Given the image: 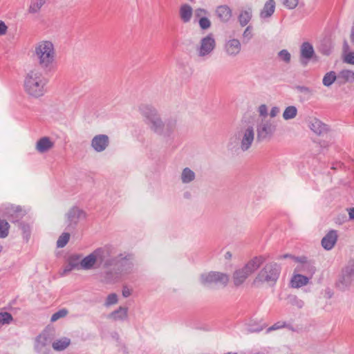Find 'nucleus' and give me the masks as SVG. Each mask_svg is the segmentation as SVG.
<instances>
[{"mask_svg": "<svg viewBox=\"0 0 354 354\" xmlns=\"http://www.w3.org/2000/svg\"><path fill=\"white\" fill-rule=\"evenodd\" d=\"M353 281L354 278L343 270L342 274L337 283V286L340 290L345 291L351 286Z\"/></svg>", "mask_w": 354, "mask_h": 354, "instance_id": "b1692460", "label": "nucleus"}, {"mask_svg": "<svg viewBox=\"0 0 354 354\" xmlns=\"http://www.w3.org/2000/svg\"><path fill=\"white\" fill-rule=\"evenodd\" d=\"M287 258H290V259H293L295 261H299V257H294L289 254H286L280 256L279 259H287Z\"/></svg>", "mask_w": 354, "mask_h": 354, "instance_id": "5fc2aeb1", "label": "nucleus"}, {"mask_svg": "<svg viewBox=\"0 0 354 354\" xmlns=\"http://www.w3.org/2000/svg\"><path fill=\"white\" fill-rule=\"evenodd\" d=\"M279 274L280 268L276 263H267L259 272L253 283L257 286L264 283L272 286L277 281Z\"/></svg>", "mask_w": 354, "mask_h": 354, "instance_id": "6e6552de", "label": "nucleus"}, {"mask_svg": "<svg viewBox=\"0 0 354 354\" xmlns=\"http://www.w3.org/2000/svg\"><path fill=\"white\" fill-rule=\"evenodd\" d=\"M308 127L313 133L318 136H323L330 131V128L327 124L316 118L309 119Z\"/></svg>", "mask_w": 354, "mask_h": 354, "instance_id": "2eb2a0df", "label": "nucleus"}, {"mask_svg": "<svg viewBox=\"0 0 354 354\" xmlns=\"http://www.w3.org/2000/svg\"><path fill=\"white\" fill-rule=\"evenodd\" d=\"M183 196L185 198H189L191 197V194L189 192H185L183 194Z\"/></svg>", "mask_w": 354, "mask_h": 354, "instance_id": "680f3d73", "label": "nucleus"}, {"mask_svg": "<svg viewBox=\"0 0 354 354\" xmlns=\"http://www.w3.org/2000/svg\"><path fill=\"white\" fill-rule=\"evenodd\" d=\"M261 330H262V328H259V329L255 330L254 331H261Z\"/></svg>", "mask_w": 354, "mask_h": 354, "instance_id": "69168bd1", "label": "nucleus"}, {"mask_svg": "<svg viewBox=\"0 0 354 354\" xmlns=\"http://www.w3.org/2000/svg\"><path fill=\"white\" fill-rule=\"evenodd\" d=\"M311 277L304 276L298 272H295L290 280L291 287L295 288H299L307 285Z\"/></svg>", "mask_w": 354, "mask_h": 354, "instance_id": "aec40b11", "label": "nucleus"}, {"mask_svg": "<svg viewBox=\"0 0 354 354\" xmlns=\"http://www.w3.org/2000/svg\"><path fill=\"white\" fill-rule=\"evenodd\" d=\"M276 3L274 0L267 1L259 13L261 19H266L270 18L275 11Z\"/></svg>", "mask_w": 354, "mask_h": 354, "instance_id": "4be33fe9", "label": "nucleus"}, {"mask_svg": "<svg viewBox=\"0 0 354 354\" xmlns=\"http://www.w3.org/2000/svg\"><path fill=\"white\" fill-rule=\"evenodd\" d=\"M86 214L84 211L77 207H71L66 214V223L68 228H75L79 221L84 219Z\"/></svg>", "mask_w": 354, "mask_h": 354, "instance_id": "f8f14e48", "label": "nucleus"}, {"mask_svg": "<svg viewBox=\"0 0 354 354\" xmlns=\"http://www.w3.org/2000/svg\"><path fill=\"white\" fill-rule=\"evenodd\" d=\"M70 239V234L68 232H64L62 235L58 238L57 241V248H64L67 243L68 242Z\"/></svg>", "mask_w": 354, "mask_h": 354, "instance_id": "e433bc0d", "label": "nucleus"}, {"mask_svg": "<svg viewBox=\"0 0 354 354\" xmlns=\"http://www.w3.org/2000/svg\"><path fill=\"white\" fill-rule=\"evenodd\" d=\"M242 46L238 39L232 38L225 41L223 49L227 56L230 57H237L241 51Z\"/></svg>", "mask_w": 354, "mask_h": 354, "instance_id": "ddd939ff", "label": "nucleus"}, {"mask_svg": "<svg viewBox=\"0 0 354 354\" xmlns=\"http://www.w3.org/2000/svg\"><path fill=\"white\" fill-rule=\"evenodd\" d=\"M337 231L330 230L322 239V247L326 250H330L337 243Z\"/></svg>", "mask_w": 354, "mask_h": 354, "instance_id": "dca6fc26", "label": "nucleus"}, {"mask_svg": "<svg viewBox=\"0 0 354 354\" xmlns=\"http://www.w3.org/2000/svg\"><path fill=\"white\" fill-rule=\"evenodd\" d=\"M282 3L285 7L288 9H294L295 8L299 3L298 0H282Z\"/></svg>", "mask_w": 354, "mask_h": 354, "instance_id": "37998d69", "label": "nucleus"}, {"mask_svg": "<svg viewBox=\"0 0 354 354\" xmlns=\"http://www.w3.org/2000/svg\"><path fill=\"white\" fill-rule=\"evenodd\" d=\"M232 253L230 252L227 251V252H225L224 257L225 259L230 260L232 258Z\"/></svg>", "mask_w": 354, "mask_h": 354, "instance_id": "bf43d9fd", "label": "nucleus"}, {"mask_svg": "<svg viewBox=\"0 0 354 354\" xmlns=\"http://www.w3.org/2000/svg\"><path fill=\"white\" fill-rule=\"evenodd\" d=\"M165 133L162 136H169L176 128V120L173 119L168 120L165 122Z\"/></svg>", "mask_w": 354, "mask_h": 354, "instance_id": "f704fd0d", "label": "nucleus"}, {"mask_svg": "<svg viewBox=\"0 0 354 354\" xmlns=\"http://www.w3.org/2000/svg\"><path fill=\"white\" fill-rule=\"evenodd\" d=\"M297 89L299 92L304 93V94H310L311 93V90L308 87H306L304 86H298L297 87Z\"/></svg>", "mask_w": 354, "mask_h": 354, "instance_id": "8fccbe9b", "label": "nucleus"}, {"mask_svg": "<svg viewBox=\"0 0 354 354\" xmlns=\"http://www.w3.org/2000/svg\"><path fill=\"white\" fill-rule=\"evenodd\" d=\"M109 145V138L105 134L95 136L91 142V147L97 153L104 151Z\"/></svg>", "mask_w": 354, "mask_h": 354, "instance_id": "4468645a", "label": "nucleus"}, {"mask_svg": "<svg viewBox=\"0 0 354 354\" xmlns=\"http://www.w3.org/2000/svg\"><path fill=\"white\" fill-rule=\"evenodd\" d=\"M229 280L228 274L216 271L204 272L199 277L201 283L205 286H218L225 287Z\"/></svg>", "mask_w": 354, "mask_h": 354, "instance_id": "9d476101", "label": "nucleus"}, {"mask_svg": "<svg viewBox=\"0 0 354 354\" xmlns=\"http://www.w3.org/2000/svg\"><path fill=\"white\" fill-rule=\"evenodd\" d=\"M10 224L5 219L0 218V238L5 239L8 236Z\"/></svg>", "mask_w": 354, "mask_h": 354, "instance_id": "72a5a7b5", "label": "nucleus"}, {"mask_svg": "<svg viewBox=\"0 0 354 354\" xmlns=\"http://www.w3.org/2000/svg\"><path fill=\"white\" fill-rule=\"evenodd\" d=\"M290 326L287 324L285 322L279 321L276 322L274 324H273L272 326L268 328V331H272L278 329H281L286 327H289Z\"/></svg>", "mask_w": 354, "mask_h": 354, "instance_id": "79ce46f5", "label": "nucleus"}, {"mask_svg": "<svg viewBox=\"0 0 354 354\" xmlns=\"http://www.w3.org/2000/svg\"><path fill=\"white\" fill-rule=\"evenodd\" d=\"M33 56L39 66L44 70L51 71L56 64V49L50 40H41L35 44Z\"/></svg>", "mask_w": 354, "mask_h": 354, "instance_id": "7ed1b4c3", "label": "nucleus"}, {"mask_svg": "<svg viewBox=\"0 0 354 354\" xmlns=\"http://www.w3.org/2000/svg\"><path fill=\"white\" fill-rule=\"evenodd\" d=\"M338 78L344 82H354V71L348 69L342 70L338 75Z\"/></svg>", "mask_w": 354, "mask_h": 354, "instance_id": "7c9ffc66", "label": "nucleus"}, {"mask_svg": "<svg viewBox=\"0 0 354 354\" xmlns=\"http://www.w3.org/2000/svg\"><path fill=\"white\" fill-rule=\"evenodd\" d=\"M337 76L334 71L326 73L322 80V83L325 86H330L336 80Z\"/></svg>", "mask_w": 354, "mask_h": 354, "instance_id": "473e14b6", "label": "nucleus"}, {"mask_svg": "<svg viewBox=\"0 0 354 354\" xmlns=\"http://www.w3.org/2000/svg\"><path fill=\"white\" fill-rule=\"evenodd\" d=\"M216 15L222 22L227 23L232 17V11L228 6L222 5L216 8Z\"/></svg>", "mask_w": 354, "mask_h": 354, "instance_id": "a211bd4d", "label": "nucleus"}, {"mask_svg": "<svg viewBox=\"0 0 354 354\" xmlns=\"http://www.w3.org/2000/svg\"><path fill=\"white\" fill-rule=\"evenodd\" d=\"M297 112L298 111L295 106H288L283 111V118L285 120L294 119L297 116Z\"/></svg>", "mask_w": 354, "mask_h": 354, "instance_id": "2f4dec72", "label": "nucleus"}, {"mask_svg": "<svg viewBox=\"0 0 354 354\" xmlns=\"http://www.w3.org/2000/svg\"><path fill=\"white\" fill-rule=\"evenodd\" d=\"M344 271L354 278V265L346 267Z\"/></svg>", "mask_w": 354, "mask_h": 354, "instance_id": "864d4df0", "label": "nucleus"}, {"mask_svg": "<svg viewBox=\"0 0 354 354\" xmlns=\"http://www.w3.org/2000/svg\"><path fill=\"white\" fill-rule=\"evenodd\" d=\"M115 254L116 247L112 245L98 248L81 260L80 268L88 270L102 265L104 268H107L112 266L113 259L111 257Z\"/></svg>", "mask_w": 354, "mask_h": 354, "instance_id": "f257e3e1", "label": "nucleus"}, {"mask_svg": "<svg viewBox=\"0 0 354 354\" xmlns=\"http://www.w3.org/2000/svg\"><path fill=\"white\" fill-rule=\"evenodd\" d=\"M347 212L348 213L349 220L354 221V207L348 208Z\"/></svg>", "mask_w": 354, "mask_h": 354, "instance_id": "6e6d98bb", "label": "nucleus"}, {"mask_svg": "<svg viewBox=\"0 0 354 354\" xmlns=\"http://www.w3.org/2000/svg\"><path fill=\"white\" fill-rule=\"evenodd\" d=\"M49 338L46 334L39 335L35 341V348L37 352L40 353L49 344Z\"/></svg>", "mask_w": 354, "mask_h": 354, "instance_id": "cd10ccee", "label": "nucleus"}, {"mask_svg": "<svg viewBox=\"0 0 354 354\" xmlns=\"http://www.w3.org/2000/svg\"><path fill=\"white\" fill-rule=\"evenodd\" d=\"M69 266H73V269L77 268L78 266H80V263H77L76 262L74 261V260L73 259H71L70 261H69Z\"/></svg>", "mask_w": 354, "mask_h": 354, "instance_id": "4d7b16f0", "label": "nucleus"}, {"mask_svg": "<svg viewBox=\"0 0 354 354\" xmlns=\"http://www.w3.org/2000/svg\"><path fill=\"white\" fill-rule=\"evenodd\" d=\"M313 46L308 42H304L301 46L300 53L302 58L301 63L306 66L308 61L311 59L314 55Z\"/></svg>", "mask_w": 354, "mask_h": 354, "instance_id": "6ab92c4d", "label": "nucleus"}, {"mask_svg": "<svg viewBox=\"0 0 354 354\" xmlns=\"http://www.w3.org/2000/svg\"><path fill=\"white\" fill-rule=\"evenodd\" d=\"M295 304L297 305V306L298 308H302L304 306V301L302 300H297Z\"/></svg>", "mask_w": 354, "mask_h": 354, "instance_id": "13d9d810", "label": "nucleus"}, {"mask_svg": "<svg viewBox=\"0 0 354 354\" xmlns=\"http://www.w3.org/2000/svg\"><path fill=\"white\" fill-rule=\"evenodd\" d=\"M280 113V109L278 106H273L272 107L270 112V116L271 118H275L279 115Z\"/></svg>", "mask_w": 354, "mask_h": 354, "instance_id": "3c124183", "label": "nucleus"}, {"mask_svg": "<svg viewBox=\"0 0 354 354\" xmlns=\"http://www.w3.org/2000/svg\"><path fill=\"white\" fill-rule=\"evenodd\" d=\"M72 270H73V266H69V264H68L66 266V268L64 269V272L66 273V272L71 271Z\"/></svg>", "mask_w": 354, "mask_h": 354, "instance_id": "052dcab7", "label": "nucleus"}, {"mask_svg": "<svg viewBox=\"0 0 354 354\" xmlns=\"http://www.w3.org/2000/svg\"><path fill=\"white\" fill-rule=\"evenodd\" d=\"M13 320L12 315L8 312L0 313V326L10 324Z\"/></svg>", "mask_w": 354, "mask_h": 354, "instance_id": "c9c22d12", "label": "nucleus"}, {"mask_svg": "<svg viewBox=\"0 0 354 354\" xmlns=\"http://www.w3.org/2000/svg\"><path fill=\"white\" fill-rule=\"evenodd\" d=\"M196 173L189 167H185L182 170L179 176V179L183 185H189L192 183L196 180Z\"/></svg>", "mask_w": 354, "mask_h": 354, "instance_id": "5701e85b", "label": "nucleus"}, {"mask_svg": "<svg viewBox=\"0 0 354 354\" xmlns=\"http://www.w3.org/2000/svg\"><path fill=\"white\" fill-rule=\"evenodd\" d=\"M54 142L48 137H43L40 138L36 143V149L39 153H45L52 149Z\"/></svg>", "mask_w": 354, "mask_h": 354, "instance_id": "393cba45", "label": "nucleus"}, {"mask_svg": "<svg viewBox=\"0 0 354 354\" xmlns=\"http://www.w3.org/2000/svg\"><path fill=\"white\" fill-rule=\"evenodd\" d=\"M265 261L266 257L263 256L255 257L243 267L236 269L232 275L234 286L238 287L242 285L246 279L254 273Z\"/></svg>", "mask_w": 354, "mask_h": 354, "instance_id": "0eeeda50", "label": "nucleus"}, {"mask_svg": "<svg viewBox=\"0 0 354 354\" xmlns=\"http://www.w3.org/2000/svg\"><path fill=\"white\" fill-rule=\"evenodd\" d=\"M344 62L354 65V51L346 53L344 56Z\"/></svg>", "mask_w": 354, "mask_h": 354, "instance_id": "a18cd8bd", "label": "nucleus"}, {"mask_svg": "<svg viewBox=\"0 0 354 354\" xmlns=\"http://www.w3.org/2000/svg\"><path fill=\"white\" fill-rule=\"evenodd\" d=\"M46 1L47 0H30L28 9V12L32 15L39 13Z\"/></svg>", "mask_w": 354, "mask_h": 354, "instance_id": "c85d7f7f", "label": "nucleus"}, {"mask_svg": "<svg viewBox=\"0 0 354 354\" xmlns=\"http://www.w3.org/2000/svg\"><path fill=\"white\" fill-rule=\"evenodd\" d=\"M193 13V8L189 4L183 3L180 6L179 17L184 24L189 23L191 21Z\"/></svg>", "mask_w": 354, "mask_h": 354, "instance_id": "412c9836", "label": "nucleus"}, {"mask_svg": "<svg viewBox=\"0 0 354 354\" xmlns=\"http://www.w3.org/2000/svg\"><path fill=\"white\" fill-rule=\"evenodd\" d=\"M198 24L202 30H207L210 28L212 24L210 20L206 17H201L198 20Z\"/></svg>", "mask_w": 354, "mask_h": 354, "instance_id": "a19ab883", "label": "nucleus"}, {"mask_svg": "<svg viewBox=\"0 0 354 354\" xmlns=\"http://www.w3.org/2000/svg\"><path fill=\"white\" fill-rule=\"evenodd\" d=\"M254 136L253 126L242 127L230 138L227 147L231 150L239 149L242 152H245L251 148L254 140Z\"/></svg>", "mask_w": 354, "mask_h": 354, "instance_id": "39448f33", "label": "nucleus"}, {"mask_svg": "<svg viewBox=\"0 0 354 354\" xmlns=\"http://www.w3.org/2000/svg\"><path fill=\"white\" fill-rule=\"evenodd\" d=\"M70 344L71 339L68 337H64L55 340L52 344V346L54 350L61 351L66 349L70 345Z\"/></svg>", "mask_w": 354, "mask_h": 354, "instance_id": "c756f323", "label": "nucleus"}, {"mask_svg": "<svg viewBox=\"0 0 354 354\" xmlns=\"http://www.w3.org/2000/svg\"><path fill=\"white\" fill-rule=\"evenodd\" d=\"M8 27L6 24L0 20V36L3 35L6 33Z\"/></svg>", "mask_w": 354, "mask_h": 354, "instance_id": "603ef678", "label": "nucleus"}, {"mask_svg": "<svg viewBox=\"0 0 354 354\" xmlns=\"http://www.w3.org/2000/svg\"><path fill=\"white\" fill-rule=\"evenodd\" d=\"M207 14V12L204 8H197L194 11V15L196 17L201 18V17H206V15Z\"/></svg>", "mask_w": 354, "mask_h": 354, "instance_id": "49530a36", "label": "nucleus"}, {"mask_svg": "<svg viewBox=\"0 0 354 354\" xmlns=\"http://www.w3.org/2000/svg\"><path fill=\"white\" fill-rule=\"evenodd\" d=\"M128 308L126 307H119L117 310L113 311L109 315L108 317L114 321H123L127 318Z\"/></svg>", "mask_w": 354, "mask_h": 354, "instance_id": "bb28decb", "label": "nucleus"}, {"mask_svg": "<svg viewBox=\"0 0 354 354\" xmlns=\"http://www.w3.org/2000/svg\"><path fill=\"white\" fill-rule=\"evenodd\" d=\"M252 18V8L248 7L241 10L239 16L238 21L241 27H244L251 21Z\"/></svg>", "mask_w": 354, "mask_h": 354, "instance_id": "a878e982", "label": "nucleus"}, {"mask_svg": "<svg viewBox=\"0 0 354 354\" xmlns=\"http://www.w3.org/2000/svg\"><path fill=\"white\" fill-rule=\"evenodd\" d=\"M278 57L281 61L288 64L291 59V55L287 50L283 49L278 53Z\"/></svg>", "mask_w": 354, "mask_h": 354, "instance_id": "4c0bfd02", "label": "nucleus"}, {"mask_svg": "<svg viewBox=\"0 0 354 354\" xmlns=\"http://www.w3.org/2000/svg\"><path fill=\"white\" fill-rule=\"evenodd\" d=\"M254 354H264V353L263 352H257V353H255Z\"/></svg>", "mask_w": 354, "mask_h": 354, "instance_id": "0e129e2a", "label": "nucleus"}, {"mask_svg": "<svg viewBox=\"0 0 354 354\" xmlns=\"http://www.w3.org/2000/svg\"><path fill=\"white\" fill-rule=\"evenodd\" d=\"M252 37V27L251 26H248L243 32V37L248 40H250Z\"/></svg>", "mask_w": 354, "mask_h": 354, "instance_id": "c03bdc74", "label": "nucleus"}, {"mask_svg": "<svg viewBox=\"0 0 354 354\" xmlns=\"http://www.w3.org/2000/svg\"><path fill=\"white\" fill-rule=\"evenodd\" d=\"M28 228V225H24L23 227H22V229L24 230V232H26V230Z\"/></svg>", "mask_w": 354, "mask_h": 354, "instance_id": "e2e57ef3", "label": "nucleus"}, {"mask_svg": "<svg viewBox=\"0 0 354 354\" xmlns=\"http://www.w3.org/2000/svg\"><path fill=\"white\" fill-rule=\"evenodd\" d=\"M47 83L48 80L42 72L38 68H35L26 75L24 80V89L29 97L39 98L46 93Z\"/></svg>", "mask_w": 354, "mask_h": 354, "instance_id": "20e7f679", "label": "nucleus"}, {"mask_svg": "<svg viewBox=\"0 0 354 354\" xmlns=\"http://www.w3.org/2000/svg\"><path fill=\"white\" fill-rule=\"evenodd\" d=\"M138 110L149 129L155 133L162 136L165 124L158 110L154 106L146 104H141Z\"/></svg>", "mask_w": 354, "mask_h": 354, "instance_id": "423d86ee", "label": "nucleus"}, {"mask_svg": "<svg viewBox=\"0 0 354 354\" xmlns=\"http://www.w3.org/2000/svg\"><path fill=\"white\" fill-rule=\"evenodd\" d=\"M258 112L261 116L266 117L268 115V107L266 104H261L259 106Z\"/></svg>", "mask_w": 354, "mask_h": 354, "instance_id": "de8ad7c7", "label": "nucleus"}, {"mask_svg": "<svg viewBox=\"0 0 354 354\" xmlns=\"http://www.w3.org/2000/svg\"><path fill=\"white\" fill-rule=\"evenodd\" d=\"M277 129V125L274 121L270 119H261L257 125V138L259 140L270 138L274 133Z\"/></svg>", "mask_w": 354, "mask_h": 354, "instance_id": "9b49d317", "label": "nucleus"}, {"mask_svg": "<svg viewBox=\"0 0 354 354\" xmlns=\"http://www.w3.org/2000/svg\"><path fill=\"white\" fill-rule=\"evenodd\" d=\"M68 314V310L66 309H61L57 312L55 313L50 318V321L52 322H55L58 319L66 317Z\"/></svg>", "mask_w": 354, "mask_h": 354, "instance_id": "ea45409f", "label": "nucleus"}, {"mask_svg": "<svg viewBox=\"0 0 354 354\" xmlns=\"http://www.w3.org/2000/svg\"><path fill=\"white\" fill-rule=\"evenodd\" d=\"M111 259H113L112 266L114 265L115 268L114 272L108 271L105 273L104 277L107 281L131 274L136 270V260L131 253L124 252L118 254L116 252Z\"/></svg>", "mask_w": 354, "mask_h": 354, "instance_id": "f03ea898", "label": "nucleus"}, {"mask_svg": "<svg viewBox=\"0 0 354 354\" xmlns=\"http://www.w3.org/2000/svg\"><path fill=\"white\" fill-rule=\"evenodd\" d=\"M216 46L215 37L212 33H209L202 37L195 47L196 55L201 60L209 59L213 54Z\"/></svg>", "mask_w": 354, "mask_h": 354, "instance_id": "1a4fd4ad", "label": "nucleus"}, {"mask_svg": "<svg viewBox=\"0 0 354 354\" xmlns=\"http://www.w3.org/2000/svg\"><path fill=\"white\" fill-rule=\"evenodd\" d=\"M118 301V295L115 293L109 294L104 302V306L106 307H109L112 305L116 304Z\"/></svg>", "mask_w": 354, "mask_h": 354, "instance_id": "58836bf2", "label": "nucleus"}, {"mask_svg": "<svg viewBox=\"0 0 354 354\" xmlns=\"http://www.w3.org/2000/svg\"><path fill=\"white\" fill-rule=\"evenodd\" d=\"M122 294L124 297H128L132 294V289L129 288L127 286H124Z\"/></svg>", "mask_w": 354, "mask_h": 354, "instance_id": "09e8293b", "label": "nucleus"}, {"mask_svg": "<svg viewBox=\"0 0 354 354\" xmlns=\"http://www.w3.org/2000/svg\"><path fill=\"white\" fill-rule=\"evenodd\" d=\"M299 263L295 268V272H304L312 277L315 272V268L310 263L306 261V257H301L299 259Z\"/></svg>", "mask_w": 354, "mask_h": 354, "instance_id": "f3484780", "label": "nucleus"}]
</instances>
